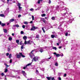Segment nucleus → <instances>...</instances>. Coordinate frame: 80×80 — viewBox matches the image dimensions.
Returning <instances> with one entry per match:
<instances>
[{
    "mask_svg": "<svg viewBox=\"0 0 80 80\" xmlns=\"http://www.w3.org/2000/svg\"><path fill=\"white\" fill-rule=\"evenodd\" d=\"M23 38L24 39V40H27V37L26 36H24L23 37Z\"/></svg>",
    "mask_w": 80,
    "mask_h": 80,
    "instance_id": "obj_9",
    "label": "nucleus"
},
{
    "mask_svg": "<svg viewBox=\"0 0 80 80\" xmlns=\"http://www.w3.org/2000/svg\"><path fill=\"white\" fill-rule=\"evenodd\" d=\"M7 72H8V69H7V68H6L5 69L4 72L5 73H6Z\"/></svg>",
    "mask_w": 80,
    "mask_h": 80,
    "instance_id": "obj_13",
    "label": "nucleus"
},
{
    "mask_svg": "<svg viewBox=\"0 0 80 80\" xmlns=\"http://www.w3.org/2000/svg\"><path fill=\"white\" fill-rule=\"evenodd\" d=\"M44 28H42V30H43L44 33H45V30H44Z\"/></svg>",
    "mask_w": 80,
    "mask_h": 80,
    "instance_id": "obj_28",
    "label": "nucleus"
},
{
    "mask_svg": "<svg viewBox=\"0 0 80 80\" xmlns=\"http://www.w3.org/2000/svg\"><path fill=\"white\" fill-rule=\"evenodd\" d=\"M21 49H23V46H22L21 47Z\"/></svg>",
    "mask_w": 80,
    "mask_h": 80,
    "instance_id": "obj_45",
    "label": "nucleus"
},
{
    "mask_svg": "<svg viewBox=\"0 0 80 80\" xmlns=\"http://www.w3.org/2000/svg\"><path fill=\"white\" fill-rule=\"evenodd\" d=\"M8 51H10V48H8Z\"/></svg>",
    "mask_w": 80,
    "mask_h": 80,
    "instance_id": "obj_64",
    "label": "nucleus"
},
{
    "mask_svg": "<svg viewBox=\"0 0 80 80\" xmlns=\"http://www.w3.org/2000/svg\"><path fill=\"white\" fill-rule=\"evenodd\" d=\"M48 3H49L50 4V3H51V1L50 0H49Z\"/></svg>",
    "mask_w": 80,
    "mask_h": 80,
    "instance_id": "obj_42",
    "label": "nucleus"
},
{
    "mask_svg": "<svg viewBox=\"0 0 80 80\" xmlns=\"http://www.w3.org/2000/svg\"><path fill=\"white\" fill-rule=\"evenodd\" d=\"M51 38H54V37H55V35H51Z\"/></svg>",
    "mask_w": 80,
    "mask_h": 80,
    "instance_id": "obj_23",
    "label": "nucleus"
},
{
    "mask_svg": "<svg viewBox=\"0 0 80 80\" xmlns=\"http://www.w3.org/2000/svg\"><path fill=\"white\" fill-rule=\"evenodd\" d=\"M58 6H57L56 7V9H58Z\"/></svg>",
    "mask_w": 80,
    "mask_h": 80,
    "instance_id": "obj_53",
    "label": "nucleus"
},
{
    "mask_svg": "<svg viewBox=\"0 0 80 80\" xmlns=\"http://www.w3.org/2000/svg\"><path fill=\"white\" fill-rule=\"evenodd\" d=\"M33 10H34L33 8H31V9L29 10H30V11H33Z\"/></svg>",
    "mask_w": 80,
    "mask_h": 80,
    "instance_id": "obj_33",
    "label": "nucleus"
},
{
    "mask_svg": "<svg viewBox=\"0 0 80 80\" xmlns=\"http://www.w3.org/2000/svg\"><path fill=\"white\" fill-rule=\"evenodd\" d=\"M42 17H45L46 16V14H43L41 15Z\"/></svg>",
    "mask_w": 80,
    "mask_h": 80,
    "instance_id": "obj_17",
    "label": "nucleus"
},
{
    "mask_svg": "<svg viewBox=\"0 0 80 80\" xmlns=\"http://www.w3.org/2000/svg\"><path fill=\"white\" fill-rule=\"evenodd\" d=\"M54 55H55L57 57H59L60 56V55L59 54H57L56 52H54Z\"/></svg>",
    "mask_w": 80,
    "mask_h": 80,
    "instance_id": "obj_6",
    "label": "nucleus"
},
{
    "mask_svg": "<svg viewBox=\"0 0 80 80\" xmlns=\"http://www.w3.org/2000/svg\"><path fill=\"white\" fill-rule=\"evenodd\" d=\"M65 43L66 45L68 44V41H66L65 42Z\"/></svg>",
    "mask_w": 80,
    "mask_h": 80,
    "instance_id": "obj_46",
    "label": "nucleus"
},
{
    "mask_svg": "<svg viewBox=\"0 0 80 80\" xmlns=\"http://www.w3.org/2000/svg\"><path fill=\"white\" fill-rule=\"evenodd\" d=\"M23 31H21V34H23Z\"/></svg>",
    "mask_w": 80,
    "mask_h": 80,
    "instance_id": "obj_41",
    "label": "nucleus"
},
{
    "mask_svg": "<svg viewBox=\"0 0 80 80\" xmlns=\"http://www.w3.org/2000/svg\"><path fill=\"white\" fill-rule=\"evenodd\" d=\"M32 20H34V16H32Z\"/></svg>",
    "mask_w": 80,
    "mask_h": 80,
    "instance_id": "obj_36",
    "label": "nucleus"
},
{
    "mask_svg": "<svg viewBox=\"0 0 80 80\" xmlns=\"http://www.w3.org/2000/svg\"><path fill=\"white\" fill-rule=\"evenodd\" d=\"M65 36H68V32H66L65 34Z\"/></svg>",
    "mask_w": 80,
    "mask_h": 80,
    "instance_id": "obj_37",
    "label": "nucleus"
},
{
    "mask_svg": "<svg viewBox=\"0 0 80 80\" xmlns=\"http://www.w3.org/2000/svg\"><path fill=\"white\" fill-rule=\"evenodd\" d=\"M4 32H5V33H7V30L5 29H3Z\"/></svg>",
    "mask_w": 80,
    "mask_h": 80,
    "instance_id": "obj_21",
    "label": "nucleus"
},
{
    "mask_svg": "<svg viewBox=\"0 0 80 80\" xmlns=\"http://www.w3.org/2000/svg\"><path fill=\"white\" fill-rule=\"evenodd\" d=\"M22 27L23 28H25V26L24 25H23L22 26Z\"/></svg>",
    "mask_w": 80,
    "mask_h": 80,
    "instance_id": "obj_39",
    "label": "nucleus"
},
{
    "mask_svg": "<svg viewBox=\"0 0 80 80\" xmlns=\"http://www.w3.org/2000/svg\"><path fill=\"white\" fill-rule=\"evenodd\" d=\"M46 78L48 80H50L52 79V77H47Z\"/></svg>",
    "mask_w": 80,
    "mask_h": 80,
    "instance_id": "obj_11",
    "label": "nucleus"
},
{
    "mask_svg": "<svg viewBox=\"0 0 80 80\" xmlns=\"http://www.w3.org/2000/svg\"><path fill=\"white\" fill-rule=\"evenodd\" d=\"M24 24H25V25H27V24H28V22L27 21H25L24 22Z\"/></svg>",
    "mask_w": 80,
    "mask_h": 80,
    "instance_id": "obj_15",
    "label": "nucleus"
},
{
    "mask_svg": "<svg viewBox=\"0 0 80 80\" xmlns=\"http://www.w3.org/2000/svg\"><path fill=\"white\" fill-rule=\"evenodd\" d=\"M9 40H10L11 41V40H12V37H9L8 38Z\"/></svg>",
    "mask_w": 80,
    "mask_h": 80,
    "instance_id": "obj_24",
    "label": "nucleus"
},
{
    "mask_svg": "<svg viewBox=\"0 0 80 80\" xmlns=\"http://www.w3.org/2000/svg\"><path fill=\"white\" fill-rule=\"evenodd\" d=\"M55 66H56V67H58V63L57 62H56L55 63Z\"/></svg>",
    "mask_w": 80,
    "mask_h": 80,
    "instance_id": "obj_14",
    "label": "nucleus"
},
{
    "mask_svg": "<svg viewBox=\"0 0 80 80\" xmlns=\"http://www.w3.org/2000/svg\"><path fill=\"white\" fill-rule=\"evenodd\" d=\"M15 20V19H10V20L9 21V22L10 23L11 22H13Z\"/></svg>",
    "mask_w": 80,
    "mask_h": 80,
    "instance_id": "obj_12",
    "label": "nucleus"
},
{
    "mask_svg": "<svg viewBox=\"0 0 80 80\" xmlns=\"http://www.w3.org/2000/svg\"><path fill=\"white\" fill-rule=\"evenodd\" d=\"M12 58V54H9V58Z\"/></svg>",
    "mask_w": 80,
    "mask_h": 80,
    "instance_id": "obj_25",
    "label": "nucleus"
},
{
    "mask_svg": "<svg viewBox=\"0 0 80 80\" xmlns=\"http://www.w3.org/2000/svg\"><path fill=\"white\" fill-rule=\"evenodd\" d=\"M33 43V42L30 40H29L27 42L26 40H25L24 42V44L25 45H27V44H29L30 45V44H31V43Z\"/></svg>",
    "mask_w": 80,
    "mask_h": 80,
    "instance_id": "obj_1",
    "label": "nucleus"
},
{
    "mask_svg": "<svg viewBox=\"0 0 80 80\" xmlns=\"http://www.w3.org/2000/svg\"><path fill=\"white\" fill-rule=\"evenodd\" d=\"M66 76H67V74H64V77H65Z\"/></svg>",
    "mask_w": 80,
    "mask_h": 80,
    "instance_id": "obj_55",
    "label": "nucleus"
},
{
    "mask_svg": "<svg viewBox=\"0 0 80 80\" xmlns=\"http://www.w3.org/2000/svg\"><path fill=\"white\" fill-rule=\"evenodd\" d=\"M52 20H55V17H52Z\"/></svg>",
    "mask_w": 80,
    "mask_h": 80,
    "instance_id": "obj_34",
    "label": "nucleus"
},
{
    "mask_svg": "<svg viewBox=\"0 0 80 80\" xmlns=\"http://www.w3.org/2000/svg\"><path fill=\"white\" fill-rule=\"evenodd\" d=\"M58 79L59 80H62V79L61 78H60V77H59L58 78Z\"/></svg>",
    "mask_w": 80,
    "mask_h": 80,
    "instance_id": "obj_43",
    "label": "nucleus"
},
{
    "mask_svg": "<svg viewBox=\"0 0 80 80\" xmlns=\"http://www.w3.org/2000/svg\"><path fill=\"white\" fill-rule=\"evenodd\" d=\"M42 21L44 22V23H45L46 22V20H45V19L44 18H41Z\"/></svg>",
    "mask_w": 80,
    "mask_h": 80,
    "instance_id": "obj_8",
    "label": "nucleus"
},
{
    "mask_svg": "<svg viewBox=\"0 0 80 80\" xmlns=\"http://www.w3.org/2000/svg\"><path fill=\"white\" fill-rule=\"evenodd\" d=\"M52 80H55V78L54 77H52V78H51Z\"/></svg>",
    "mask_w": 80,
    "mask_h": 80,
    "instance_id": "obj_38",
    "label": "nucleus"
},
{
    "mask_svg": "<svg viewBox=\"0 0 80 80\" xmlns=\"http://www.w3.org/2000/svg\"><path fill=\"white\" fill-rule=\"evenodd\" d=\"M60 55V56H61V57H63V53H62Z\"/></svg>",
    "mask_w": 80,
    "mask_h": 80,
    "instance_id": "obj_30",
    "label": "nucleus"
},
{
    "mask_svg": "<svg viewBox=\"0 0 80 80\" xmlns=\"http://www.w3.org/2000/svg\"><path fill=\"white\" fill-rule=\"evenodd\" d=\"M40 7H39L38 8H37L38 10H40Z\"/></svg>",
    "mask_w": 80,
    "mask_h": 80,
    "instance_id": "obj_49",
    "label": "nucleus"
},
{
    "mask_svg": "<svg viewBox=\"0 0 80 80\" xmlns=\"http://www.w3.org/2000/svg\"><path fill=\"white\" fill-rule=\"evenodd\" d=\"M5 23H2L1 24V26H2V27H4V26H5Z\"/></svg>",
    "mask_w": 80,
    "mask_h": 80,
    "instance_id": "obj_19",
    "label": "nucleus"
},
{
    "mask_svg": "<svg viewBox=\"0 0 80 80\" xmlns=\"http://www.w3.org/2000/svg\"><path fill=\"white\" fill-rule=\"evenodd\" d=\"M52 58V57H50V58H48L47 59H50V58Z\"/></svg>",
    "mask_w": 80,
    "mask_h": 80,
    "instance_id": "obj_59",
    "label": "nucleus"
},
{
    "mask_svg": "<svg viewBox=\"0 0 80 80\" xmlns=\"http://www.w3.org/2000/svg\"><path fill=\"white\" fill-rule=\"evenodd\" d=\"M53 49H54V50H57V48L55 47H53Z\"/></svg>",
    "mask_w": 80,
    "mask_h": 80,
    "instance_id": "obj_29",
    "label": "nucleus"
},
{
    "mask_svg": "<svg viewBox=\"0 0 80 80\" xmlns=\"http://www.w3.org/2000/svg\"><path fill=\"white\" fill-rule=\"evenodd\" d=\"M68 32H71V31L70 30H69L68 31Z\"/></svg>",
    "mask_w": 80,
    "mask_h": 80,
    "instance_id": "obj_58",
    "label": "nucleus"
},
{
    "mask_svg": "<svg viewBox=\"0 0 80 80\" xmlns=\"http://www.w3.org/2000/svg\"><path fill=\"white\" fill-rule=\"evenodd\" d=\"M9 55V53H6V56H8Z\"/></svg>",
    "mask_w": 80,
    "mask_h": 80,
    "instance_id": "obj_47",
    "label": "nucleus"
},
{
    "mask_svg": "<svg viewBox=\"0 0 80 80\" xmlns=\"http://www.w3.org/2000/svg\"><path fill=\"white\" fill-rule=\"evenodd\" d=\"M33 23V21H31L30 22V23Z\"/></svg>",
    "mask_w": 80,
    "mask_h": 80,
    "instance_id": "obj_54",
    "label": "nucleus"
},
{
    "mask_svg": "<svg viewBox=\"0 0 80 80\" xmlns=\"http://www.w3.org/2000/svg\"><path fill=\"white\" fill-rule=\"evenodd\" d=\"M2 24V22L0 21V25H1Z\"/></svg>",
    "mask_w": 80,
    "mask_h": 80,
    "instance_id": "obj_62",
    "label": "nucleus"
},
{
    "mask_svg": "<svg viewBox=\"0 0 80 80\" xmlns=\"http://www.w3.org/2000/svg\"><path fill=\"white\" fill-rule=\"evenodd\" d=\"M9 1H10V0H7V2L8 3V2H9Z\"/></svg>",
    "mask_w": 80,
    "mask_h": 80,
    "instance_id": "obj_52",
    "label": "nucleus"
},
{
    "mask_svg": "<svg viewBox=\"0 0 80 80\" xmlns=\"http://www.w3.org/2000/svg\"><path fill=\"white\" fill-rule=\"evenodd\" d=\"M43 0H38V3L40 4V2L42 1Z\"/></svg>",
    "mask_w": 80,
    "mask_h": 80,
    "instance_id": "obj_18",
    "label": "nucleus"
},
{
    "mask_svg": "<svg viewBox=\"0 0 80 80\" xmlns=\"http://www.w3.org/2000/svg\"><path fill=\"white\" fill-rule=\"evenodd\" d=\"M36 38H39V35H36Z\"/></svg>",
    "mask_w": 80,
    "mask_h": 80,
    "instance_id": "obj_35",
    "label": "nucleus"
},
{
    "mask_svg": "<svg viewBox=\"0 0 80 80\" xmlns=\"http://www.w3.org/2000/svg\"><path fill=\"white\" fill-rule=\"evenodd\" d=\"M26 69V67H23V69Z\"/></svg>",
    "mask_w": 80,
    "mask_h": 80,
    "instance_id": "obj_61",
    "label": "nucleus"
},
{
    "mask_svg": "<svg viewBox=\"0 0 80 80\" xmlns=\"http://www.w3.org/2000/svg\"><path fill=\"white\" fill-rule=\"evenodd\" d=\"M27 80H32V78L28 79Z\"/></svg>",
    "mask_w": 80,
    "mask_h": 80,
    "instance_id": "obj_60",
    "label": "nucleus"
},
{
    "mask_svg": "<svg viewBox=\"0 0 80 80\" xmlns=\"http://www.w3.org/2000/svg\"><path fill=\"white\" fill-rule=\"evenodd\" d=\"M12 59H11L10 61V63H12Z\"/></svg>",
    "mask_w": 80,
    "mask_h": 80,
    "instance_id": "obj_50",
    "label": "nucleus"
},
{
    "mask_svg": "<svg viewBox=\"0 0 80 80\" xmlns=\"http://www.w3.org/2000/svg\"><path fill=\"white\" fill-rule=\"evenodd\" d=\"M22 73L24 75V77H26V75H27V74L26 73H25V71H22Z\"/></svg>",
    "mask_w": 80,
    "mask_h": 80,
    "instance_id": "obj_7",
    "label": "nucleus"
},
{
    "mask_svg": "<svg viewBox=\"0 0 80 80\" xmlns=\"http://www.w3.org/2000/svg\"><path fill=\"white\" fill-rule=\"evenodd\" d=\"M40 69L42 71H44L45 70V68H40Z\"/></svg>",
    "mask_w": 80,
    "mask_h": 80,
    "instance_id": "obj_27",
    "label": "nucleus"
},
{
    "mask_svg": "<svg viewBox=\"0 0 80 80\" xmlns=\"http://www.w3.org/2000/svg\"><path fill=\"white\" fill-rule=\"evenodd\" d=\"M59 49H60V48H62V47H59Z\"/></svg>",
    "mask_w": 80,
    "mask_h": 80,
    "instance_id": "obj_57",
    "label": "nucleus"
},
{
    "mask_svg": "<svg viewBox=\"0 0 80 80\" xmlns=\"http://www.w3.org/2000/svg\"><path fill=\"white\" fill-rule=\"evenodd\" d=\"M1 75L2 76H4V73H2Z\"/></svg>",
    "mask_w": 80,
    "mask_h": 80,
    "instance_id": "obj_44",
    "label": "nucleus"
},
{
    "mask_svg": "<svg viewBox=\"0 0 80 80\" xmlns=\"http://www.w3.org/2000/svg\"><path fill=\"white\" fill-rule=\"evenodd\" d=\"M35 51V49L32 50V51L31 52L29 55L30 56V57L31 58H33V56H35L33 53V52Z\"/></svg>",
    "mask_w": 80,
    "mask_h": 80,
    "instance_id": "obj_2",
    "label": "nucleus"
},
{
    "mask_svg": "<svg viewBox=\"0 0 80 80\" xmlns=\"http://www.w3.org/2000/svg\"><path fill=\"white\" fill-rule=\"evenodd\" d=\"M18 8L19 10H22V8L20 7H18Z\"/></svg>",
    "mask_w": 80,
    "mask_h": 80,
    "instance_id": "obj_26",
    "label": "nucleus"
},
{
    "mask_svg": "<svg viewBox=\"0 0 80 80\" xmlns=\"http://www.w3.org/2000/svg\"><path fill=\"white\" fill-rule=\"evenodd\" d=\"M21 4L20 3H18V6L19 7H20Z\"/></svg>",
    "mask_w": 80,
    "mask_h": 80,
    "instance_id": "obj_32",
    "label": "nucleus"
},
{
    "mask_svg": "<svg viewBox=\"0 0 80 80\" xmlns=\"http://www.w3.org/2000/svg\"><path fill=\"white\" fill-rule=\"evenodd\" d=\"M21 56L23 57V58H24V57H25V56L22 55V53H20L19 54V55H17V58H19L20 57H21Z\"/></svg>",
    "mask_w": 80,
    "mask_h": 80,
    "instance_id": "obj_3",
    "label": "nucleus"
},
{
    "mask_svg": "<svg viewBox=\"0 0 80 80\" xmlns=\"http://www.w3.org/2000/svg\"><path fill=\"white\" fill-rule=\"evenodd\" d=\"M19 44H20V45H22V42H20Z\"/></svg>",
    "mask_w": 80,
    "mask_h": 80,
    "instance_id": "obj_40",
    "label": "nucleus"
},
{
    "mask_svg": "<svg viewBox=\"0 0 80 80\" xmlns=\"http://www.w3.org/2000/svg\"><path fill=\"white\" fill-rule=\"evenodd\" d=\"M6 66V67H8V65H7V64L6 63H5L4 64Z\"/></svg>",
    "mask_w": 80,
    "mask_h": 80,
    "instance_id": "obj_51",
    "label": "nucleus"
},
{
    "mask_svg": "<svg viewBox=\"0 0 80 80\" xmlns=\"http://www.w3.org/2000/svg\"><path fill=\"white\" fill-rule=\"evenodd\" d=\"M32 65V62L31 63H30L28 64L27 65H26V67H27L28 66H30V65Z\"/></svg>",
    "mask_w": 80,
    "mask_h": 80,
    "instance_id": "obj_16",
    "label": "nucleus"
},
{
    "mask_svg": "<svg viewBox=\"0 0 80 80\" xmlns=\"http://www.w3.org/2000/svg\"><path fill=\"white\" fill-rule=\"evenodd\" d=\"M40 52H41V53H42V52H43V48H41L40 49Z\"/></svg>",
    "mask_w": 80,
    "mask_h": 80,
    "instance_id": "obj_10",
    "label": "nucleus"
},
{
    "mask_svg": "<svg viewBox=\"0 0 80 80\" xmlns=\"http://www.w3.org/2000/svg\"><path fill=\"white\" fill-rule=\"evenodd\" d=\"M16 43H18V45H19V40H16Z\"/></svg>",
    "mask_w": 80,
    "mask_h": 80,
    "instance_id": "obj_20",
    "label": "nucleus"
},
{
    "mask_svg": "<svg viewBox=\"0 0 80 80\" xmlns=\"http://www.w3.org/2000/svg\"><path fill=\"white\" fill-rule=\"evenodd\" d=\"M21 16L20 14H19V15H18V17H21Z\"/></svg>",
    "mask_w": 80,
    "mask_h": 80,
    "instance_id": "obj_48",
    "label": "nucleus"
},
{
    "mask_svg": "<svg viewBox=\"0 0 80 80\" xmlns=\"http://www.w3.org/2000/svg\"><path fill=\"white\" fill-rule=\"evenodd\" d=\"M38 28L37 27H35V26H32V28L31 29V30H32V31H34L35 29H37Z\"/></svg>",
    "mask_w": 80,
    "mask_h": 80,
    "instance_id": "obj_5",
    "label": "nucleus"
},
{
    "mask_svg": "<svg viewBox=\"0 0 80 80\" xmlns=\"http://www.w3.org/2000/svg\"><path fill=\"white\" fill-rule=\"evenodd\" d=\"M14 34L13 33H12V36H14Z\"/></svg>",
    "mask_w": 80,
    "mask_h": 80,
    "instance_id": "obj_56",
    "label": "nucleus"
},
{
    "mask_svg": "<svg viewBox=\"0 0 80 80\" xmlns=\"http://www.w3.org/2000/svg\"><path fill=\"white\" fill-rule=\"evenodd\" d=\"M57 45H58H58H59V43H57Z\"/></svg>",
    "mask_w": 80,
    "mask_h": 80,
    "instance_id": "obj_63",
    "label": "nucleus"
},
{
    "mask_svg": "<svg viewBox=\"0 0 80 80\" xmlns=\"http://www.w3.org/2000/svg\"><path fill=\"white\" fill-rule=\"evenodd\" d=\"M15 27H19V25L18 24H16L15 25Z\"/></svg>",
    "mask_w": 80,
    "mask_h": 80,
    "instance_id": "obj_31",
    "label": "nucleus"
},
{
    "mask_svg": "<svg viewBox=\"0 0 80 80\" xmlns=\"http://www.w3.org/2000/svg\"><path fill=\"white\" fill-rule=\"evenodd\" d=\"M38 59H39V57H35L33 58V60L34 62H37V61L38 60Z\"/></svg>",
    "mask_w": 80,
    "mask_h": 80,
    "instance_id": "obj_4",
    "label": "nucleus"
},
{
    "mask_svg": "<svg viewBox=\"0 0 80 80\" xmlns=\"http://www.w3.org/2000/svg\"><path fill=\"white\" fill-rule=\"evenodd\" d=\"M0 17H3L5 16V15H4V14H0Z\"/></svg>",
    "mask_w": 80,
    "mask_h": 80,
    "instance_id": "obj_22",
    "label": "nucleus"
}]
</instances>
